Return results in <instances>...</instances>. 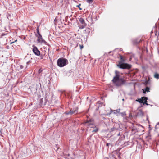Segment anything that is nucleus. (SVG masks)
<instances>
[{
	"mask_svg": "<svg viewBox=\"0 0 159 159\" xmlns=\"http://www.w3.org/2000/svg\"><path fill=\"white\" fill-rule=\"evenodd\" d=\"M115 76L114 77L112 81L117 87H120L125 85L126 80L123 78H120V72L118 71H115Z\"/></svg>",
	"mask_w": 159,
	"mask_h": 159,
	"instance_id": "nucleus-1",
	"label": "nucleus"
},
{
	"mask_svg": "<svg viewBox=\"0 0 159 159\" xmlns=\"http://www.w3.org/2000/svg\"><path fill=\"white\" fill-rule=\"evenodd\" d=\"M119 55L120 61H119V64L117 65V66L120 68L123 69H130L131 66L127 63H124L125 61V60L123 57L120 54H119Z\"/></svg>",
	"mask_w": 159,
	"mask_h": 159,
	"instance_id": "nucleus-2",
	"label": "nucleus"
},
{
	"mask_svg": "<svg viewBox=\"0 0 159 159\" xmlns=\"http://www.w3.org/2000/svg\"><path fill=\"white\" fill-rule=\"evenodd\" d=\"M68 63V61L67 60L63 57L59 58L57 61V65L60 67L64 66Z\"/></svg>",
	"mask_w": 159,
	"mask_h": 159,
	"instance_id": "nucleus-3",
	"label": "nucleus"
},
{
	"mask_svg": "<svg viewBox=\"0 0 159 159\" xmlns=\"http://www.w3.org/2000/svg\"><path fill=\"white\" fill-rule=\"evenodd\" d=\"M78 109L77 107H75L73 109L71 108L70 111L69 112H65L64 113L66 115L76 114L78 113Z\"/></svg>",
	"mask_w": 159,
	"mask_h": 159,
	"instance_id": "nucleus-4",
	"label": "nucleus"
},
{
	"mask_svg": "<svg viewBox=\"0 0 159 159\" xmlns=\"http://www.w3.org/2000/svg\"><path fill=\"white\" fill-rule=\"evenodd\" d=\"M80 22L83 25L80 27V28L83 29L87 25V24L85 23L84 19L82 18H80L79 20Z\"/></svg>",
	"mask_w": 159,
	"mask_h": 159,
	"instance_id": "nucleus-5",
	"label": "nucleus"
},
{
	"mask_svg": "<svg viewBox=\"0 0 159 159\" xmlns=\"http://www.w3.org/2000/svg\"><path fill=\"white\" fill-rule=\"evenodd\" d=\"M85 123L87 124V125L90 128H93V129L95 127H96L93 122L91 121L90 120L87 121Z\"/></svg>",
	"mask_w": 159,
	"mask_h": 159,
	"instance_id": "nucleus-6",
	"label": "nucleus"
},
{
	"mask_svg": "<svg viewBox=\"0 0 159 159\" xmlns=\"http://www.w3.org/2000/svg\"><path fill=\"white\" fill-rule=\"evenodd\" d=\"M141 41V40L139 38H136L132 40V43L134 45H137Z\"/></svg>",
	"mask_w": 159,
	"mask_h": 159,
	"instance_id": "nucleus-7",
	"label": "nucleus"
},
{
	"mask_svg": "<svg viewBox=\"0 0 159 159\" xmlns=\"http://www.w3.org/2000/svg\"><path fill=\"white\" fill-rule=\"evenodd\" d=\"M33 51L34 53L37 56H39L40 54V52L38 50L36 47L33 48Z\"/></svg>",
	"mask_w": 159,
	"mask_h": 159,
	"instance_id": "nucleus-8",
	"label": "nucleus"
},
{
	"mask_svg": "<svg viewBox=\"0 0 159 159\" xmlns=\"http://www.w3.org/2000/svg\"><path fill=\"white\" fill-rule=\"evenodd\" d=\"M37 41L38 42H39L41 43H43L44 44H46L47 43L45 41V40L43 39L42 37H41L40 38L38 39Z\"/></svg>",
	"mask_w": 159,
	"mask_h": 159,
	"instance_id": "nucleus-9",
	"label": "nucleus"
},
{
	"mask_svg": "<svg viewBox=\"0 0 159 159\" xmlns=\"http://www.w3.org/2000/svg\"><path fill=\"white\" fill-rule=\"evenodd\" d=\"M39 26H37V29H36L37 33L38 34V35H36V36L37 37L38 39L40 38L41 37H42L41 35L39 33Z\"/></svg>",
	"mask_w": 159,
	"mask_h": 159,
	"instance_id": "nucleus-10",
	"label": "nucleus"
},
{
	"mask_svg": "<svg viewBox=\"0 0 159 159\" xmlns=\"http://www.w3.org/2000/svg\"><path fill=\"white\" fill-rule=\"evenodd\" d=\"M143 100L144 104H145L146 105H148V104L147 103V101L148 99L146 97H143Z\"/></svg>",
	"mask_w": 159,
	"mask_h": 159,
	"instance_id": "nucleus-11",
	"label": "nucleus"
},
{
	"mask_svg": "<svg viewBox=\"0 0 159 159\" xmlns=\"http://www.w3.org/2000/svg\"><path fill=\"white\" fill-rule=\"evenodd\" d=\"M143 93H145L146 92H148L149 91V88L148 87H146L144 90H143Z\"/></svg>",
	"mask_w": 159,
	"mask_h": 159,
	"instance_id": "nucleus-12",
	"label": "nucleus"
},
{
	"mask_svg": "<svg viewBox=\"0 0 159 159\" xmlns=\"http://www.w3.org/2000/svg\"><path fill=\"white\" fill-rule=\"evenodd\" d=\"M118 110H116L113 111L111 109V111H110V113L107 114V115H110L112 113V112H113L114 113V114H115L116 115V113L117 112V111H118Z\"/></svg>",
	"mask_w": 159,
	"mask_h": 159,
	"instance_id": "nucleus-13",
	"label": "nucleus"
},
{
	"mask_svg": "<svg viewBox=\"0 0 159 159\" xmlns=\"http://www.w3.org/2000/svg\"><path fill=\"white\" fill-rule=\"evenodd\" d=\"M154 77L156 79H158L159 78V74H158L157 72L154 73Z\"/></svg>",
	"mask_w": 159,
	"mask_h": 159,
	"instance_id": "nucleus-14",
	"label": "nucleus"
},
{
	"mask_svg": "<svg viewBox=\"0 0 159 159\" xmlns=\"http://www.w3.org/2000/svg\"><path fill=\"white\" fill-rule=\"evenodd\" d=\"M45 52L42 53L40 56V58L41 59H43L44 57L45 56Z\"/></svg>",
	"mask_w": 159,
	"mask_h": 159,
	"instance_id": "nucleus-15",
	"label": "nucleus"
},
{
	"mask_svg": "<svg viewBox=\"0 0 159 159\" xmlns=\"http://www.w3.org/2000/svg\"><path fill=\"white\" fill-rule=\"evenodd\" d=\"M98 128L96 126L93 129V130L92 131V132L93 133V132H96L98 131Z\"/></svg>",
	"mask_w": 159,
	"mask_h": 159,
	"instance_id": "nucleus-16",
	"label": "nucleus"
},
{
	"mask_svg": "<svg viewBox=\"0 0 159 159\" xmlns=\"http://www.w3.org/2000/svg\"><path fill=\"white\" fill-rule=\"evenodd\" d=\"M138 115L141 116H143L144 114L143 112L141 110H139V112L138 113Z\"/></svg>",
	"mask_w": 159,
	"mask_h": 159,
	"instance_id": "nucleus-17",
	"label": "nucleus"
},
{
	"mask_svg": "<svg viewBox=\"0 0 159 159\" xmlns=\"http://www.w3.org/2000/svg\"><path fill=\"white\" fill-rule=\"evenodd\" d=\"M143 99V97H142L141 98L139 99L138 101H139V102L140 103H143V104H144Z\"/></svg>",
	"mask_w": 159,
	"mask_h": 159,
	"instance_id": "nucleus-18",
	"label": "nucleus"
},
{
	"mask_svg": "<svg viewBox=\"0 0 159 159\" xmlns=\"http://www.w3.org/2000/svg\"><path fill=\"white\" fill-rule=\"evenodd\" d=\"M126 115L125 113V112H121L120 113V116L123 117L124 116Z\"/></svg>",
	"mask_w": 159,
	"mask_h": 159,
	"instance_id": "nucleus-19",
	"label": "nucleus"
},
{
	"mask_svg": "<svg viewBox=\"0 0 159 159\" xmlns=\"http://www.w3.org/2000/svg\"><path fill=\"white\" fill-rule=\"evenodd\" d=\"M93 0H86L87 2L89 3H91L93 1Z\"/></svg>",
	"mask_w": 159,
	"mask_h": 159,
	"instance_id": "nucleus-20",
	"label": "nucleus"
},
{
	"mask_svg": "<svg viewBox=\"0 0 159 159\" xmlns=\"http://www.w3.org/2000/svg\"><path fill=\"white\" fill-rule=\"evenodd\" d=\"M117 129L116 128H115V127L112 128L111 129V131H114L115 130H116Z\"/></svg>",
	"mask_w": 159,
	"mask_h": 159,
	"instance_id": "nucleus-21",
	"label": "nucleus"
},
{
	"mask_svg": "<svg viewBox=\"0 0 159 159\" xmlns=\"http://www.w3.org/2000/svg\"><path fill=\"white\" fill-rule=\"evenodd\" d=\"M120 113L121 112H120L119 111H117L116 113V115L117 116H120Z\"/></svg>",
	"mask_w": 159,
	"mask_h": 159,
	"instance_id": "nucleus-22",
	"label": "nucleus"
},
{
	"mask_svg": "<svg viewBox=\"0 0 159 159\" xmlns=\"http://www.w3.org/2000/svg\"><path fill=\"white\" fill-rule=\"evenodd\" d=\"M149 82V80H146L144 83V84L145 85H147V84Z\"/></svg>",
	"mask_w": 159,
	"mask_h": 159,
	"instance_id": "nucleus-23",
	"label": "nucleus"
},
{
	"mask_svg": "<svg viewBox=\"0 0 159 159\" xmlns=\"http://www.w3.org/2000/svg\"><path fill=\"white\" fill-rule=\"evenodd\" d=\"M42 70L41 69H40L38 71L39 73H40L42 72Z\"/></svg>",
	"mask_w": 159,
	"mask_h": 159,
	"instance_id": "nucleus-24",
	"label": "nucleus"
},
{
	"mask_svg": "<svg viewBox=\"0 0 159 159\" xmlns=\"http://www.w3.org/2000/svg\"><path fill=\"white\" fill-rule=\"evenodd\" d=\"M80 49H82L84 47V46L83 45H80Z\"/></svg>",
	"mask_w": 159,
	"mask_h": 159,
	"instance_id": "nucleus-25",
	"label": "nucleus"
},
{
	"mask_svg": "<svg viewBox=\"0 0 159 159\" xmlns=\"http://www.w3.org/2000/svg\"><path fill=\"white\" fill-rule=\"evenodd\" d=\"M106 146H107V147H108V146L109 145H111V144L110 143H106Z\"/></svg>",
	"mask_w": 159,
	"mask_h": 159,
	"instance_id": "nucleus-26",
	"label": "nucleus"
},
{
	"mask_svg": "<svg viewBox=\"0 0 159 159\" xmlns=\"http://www.w3.org/2000/svg\"><path fill=\"white\" fill-rule=\"evenodd\" d=\"M80 5H81L80 4H79V5H77V6H76V7H79V9H80V10H81V9H81V8H80Z\"/></svg>",
	"mask_w": 159,
	"mask_h": 159,
	"instance_id": "nucleus-27",
	"label": "nucleus"
},
{
	"mask_svg": "<svg viewBox=\"0 0 159 159\" xmlns=\"http://www.w3.org/2000/svg\"><path fill=\"white\" fill-rule=\"evenodd\" d=\"M7 34H4V33H3L1 35V36H4V35H6Z\"/></svg>",
	"mask_w": 159,
	"mask_h": 159,
	"instance_id": "nucleus-28",
	"label": "nucleus"
},
{
	"mask_svg": "<svg viewBox=\"0 0 159 159\" xmlns=\"http://www.w3.org/2000/svg\"><path fill=\"white\" fill-rule=\"evenodd\" d=\"M23 68V66L22 65H20V68L21 69H22Z\"/></svg>",
	"mask_w": 159,
	"mask_h": 159,
	"instance_id": "nucleus-29",
	"label": "nucleus"
},
{
	"mask_svg": "<svg viewBox=\"0 0 159 159\" xmlns=\"http://www.w3.org/2000/svg\"><path fill=\"white\" fill-rule=\"evenodd\" d=\"M157 31H156L155 32V35H157Z\"/></svg>",
	"mask_w": 159,
	"mask_h": 159,
	"instance_id": "nucleus-30",
	"label": "nucleus"
},
{
	"mask_svg": "<svg viewBox=\"0 0 159 159\" xmlns=\"http://www.w3.org/2000/svg\"><path fill=\"white\" fill-rule=\"evenodd\" d=\"M25 154H26V153H24V154H22V156H25Z\"/></svg>",
	"mask_w": 159,
	"mask_h": 159,
	"instance_id": "nucleus-31",
	"label": "nucleus"
},
{
	"mask_svg": "<svg viewBox=\"0 0 159 159\" xmlns=\"http://www.w3.org/2000/svg\"><path fill=\"white\" fill-rule=\"evenodd\" d=\"M86 30H89V28H87L86 29Z\"/></svg>",
	"mask_w": 159,
	"mask_h": 159,
	"instance_id": "nucleus-32",
	"label": "nucleus"
},
{
	"mask_svg": "<svg viewBox=\"0 0 159 159\" xmlns=\"http://www.w3.org/2000/svg\"><path fill=\"white\" fill-rule=\"evenodd\" d=\"M29 61H28L26 63L27 64H29Z\"/></svg>",
	"mask_w": 159,
	"mask_h": 159,
	"instance_id": "nucleus-33",
	"label": "nucleus"
},
{
	"mask_svg": "<svg viewBox=\"0 0 159 159\" xmlns=\"http://www.w3.org/2000/svg\"><path fill=\"white\" fill-rule=\"evenodd\" d=\"M14 42H11V44H12L13 43H14Z\"/></svg>",
	"mask_w": 159,
	"mask_h": 159,
	"instance_id": "nucleus-34",
	"label": "nucleus"
},
{
	"mask_svg": "<svg viewBox=\"0 0 159 159\" xmlns=\"http://www.w3.org/2000/svg\"><path fill=\"white\" fill-rule=\"evenodd\" d=\"M120 135V134H118V136H119V135Z\"/></svg>",
	"mask_w": 159,
	"mask_h": 159,
	"instance_id": "nucleus-35",
	"label": "nucleus"
},
{
	"mask_svg": "<svg viewBox=\"0 0 159 159\" xmlns=\"http://www.w3.org/2000/svg\"><path fill=\"white\" fill-rule=\"evenodd\" d=\"M159 124V123L157 124V125H158Z\"/></svg>",
	"mask_w": 159,
	"mask_h": 159,
	"instance_id": "nucleus-36",
	"label": "nucleus"
},
{
	"mask_svg": "<svg viewBox=\"0 0 159 159\" xmlns=\"http://www.w3.org/2000/svg\"><path fill=\"white\" fill-rule=\"evenodd\" d=\"M17 41V40H16L15 41L16 42Z\"/></svg>",
	"mask_w": 159,
	"mask_h": 159,
	"instance_id": "nucleus-37",
	"label": "nucleus"
}]
</instances>
